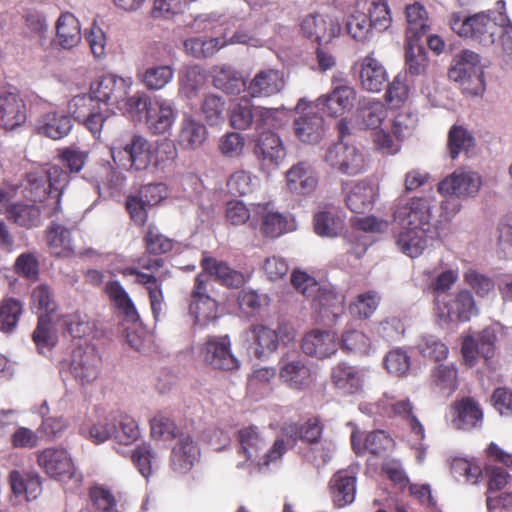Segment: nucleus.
Segmentation results:
<instances>
[{"instance_id":"f257e3e1","label":"nucleus","mask_w":512,"mask_h":512,"mask_svg":"<svg viewBox=\"0 0 512 512\" xmlns=\"http://www.w3.org/2000/svg\"><path fill=\"white\" fill-rule=\"evenodd\" d=\"M437 200L434 196L411 197L395 205L393 221L398 229L396 244L405 255L419 257L427 247V235L434 228L433 209Z\"/></svg>"},{"instance_id":"f03ea898","label":"nucleus","mask_w":512,"mask_h":512,"mask_svg":"<svg viewBox=\"0 0 512 512\" xmlns=\"http://www.w3.org/2000/svg\"><path fill=\"white\" fill-rule=\"evenodd\" d=\"M69 180L68 172L60 166L37 169L27 174L25 197L41 205L44 216H55L61 209V196Z\"/></svg>"},{"instance_id":"7ed1b4c3","label":"nucleus","mask_w":512,"mask_h":512,"mask_svg":"<svg viewBox=\"0 0 512 512\" xmlns=\"http://www.w3.org/2000/svg\"><path fill=\"white\" fill-rule=\"evenodd\" d=\"M508 19L506 4L499 0L494 10L464 18L459 14H452L450 26L460 37L471 38L483 46H490L496 44L497 36L508 23Z\"/></svg>"},{"instance_id":"20e7f679","label":"nucleus","mask_w":512,"mask_h":512,"mask_svg":"<svg viewBox=\"0 0 512 512\" xmlns=\"http://www.w3.org/2000/svg\"><path fill=\"white\" fill-rule=\"evenodd\" d=\"M238 440L241 452L246 457L249 473L278 463L286 453L285 439L282 437L276 439L272 447L261 456L260 452L266 447L267 439L263 432L254 425L240 429Z\"/></svg>"},{"instance_id":"39448f33","label":"nucleus","mask_w":512,"mask_h":512,"mask_svg":"<svg viewBox=\"0 0 512 512\" xmlns=\"http://www.w3.org/2000/svg\"><path fill=\"white\" fill-rule=\"evenodd\" d=\"M388 110L379 100L362 101L354 115V121L360 129L373 131V142L381 150L395 154L399 147L388 132Z\"/></svg>"},{"instance_id":"423d86ee","label":"nucleus","mask_w":512,"mask_h":512,"mask_svg":"<svg viewBox=\"0 0 512 512\" xmlns=\"http://www.w3.org/2000/svg\"><path fill=\"white\" fill-rule=\"evenodd\" d=\"M449 78L460 83L464 93L471 96H481L486 84L484 80V68L480 56L471 50H463L457 53L451 62Z\"/></svg>"},{"instance_id":"0eeeda50","label":"nucleus","mask_w":512,"mask_h":512,"mask_svg":"<svg viewBox=\"0 0 512 512\" xmlns=\"http://www.w3.org/2000/svg\"><path fill=\"white\" fill-rule=\"evenodd\" d=\"M479 312L475 297L467 288L436 298V314L444 323L468 322Z\"/></svg>"},{"instance_id":"6e6552de","label":"nucleus","mask_w":512,"mask_h":512,"mask_svg":"<svg viewBox=\"0 0 512 512\" xmlns=\"http://www.w3.org/2000/svg\"><path fill=\"white\" fill-rule=\"evenodd\" d=\"M111 156L115 164L122 168L144 170L148 168L153 159L149 142L141 135H133L127 142L117 139L110 147Z\"/></svg>"},{"instance_id":"1a4fd4ad","label":"nucleus","mask_w":512,"mask_h":512,"mask_svg":"<svg viewBox=\"0 0 512 512\" xmlns=\"http://www.w3.org/2000/svg\"><path fill=\"white\" fill-rule=\"evenodd\" d=\"M251 348L258 359H264L273 354L280 343L287 345L295 339L294 328L281 323L276 329L265 325H255L250 330Z\"/></svg>"},{"instance_id":"9d476101","label":"nucleus","mask_w":512,"mask_h":512,"mask_svg":"<svg viewBox=\"0 0 512 512\" xmlns=\"http://www.w3.org/2000/svg\"><path fill=\"white\" fill-rule=\"evenodd\" d=\"M124 277L134 276V283L141 285L148 293L150 308L155 321H159L166 314V302L162 290L163 282L170 277V271H161L155 275L141 271L136 267H126L120 270Z\"/></svg>"},{"instance_id":"9b49d317","label":"nucleus","mask_w":512,"mask_h":512,"mask_svg":"<svg viewBox=\"0 0 512 512\" xmlns=\"http://www.w3.org/2000/svg\"><path fill=\"white\" fill-rule=\"evenodd\" d=\"M321 110L316 103L307 102L301 98L296 111L299 116L294 120L293 130L295 136L303 143H318L324 134V120L319 114Z\"/></svg>"},{"instance_id":"f8f14e48","label":"nucleus","mask_w":512,"mask_h":512,"mask_svg":"<svg viewBox=\"0 0 512 512\" xmlns=\"http://www.w3.org/2000/svg\"><path fill=\"white\" fill-rule=\"evenodd\" d=\"M324 161L333 170L351 176L363 172L366 166L364 153L343 141L327 148Z\"/></svg>"},{"instance_id":"ddd939ff","label":"nucleus","mask_w":512,"mask_h":512,"mask_svg":"<svg viewBox=\"0 0 512 512\" xmlns=\"http://www.w3.org/2000/svg\"><path fill=\"white\" fill-rule=\"evenodd\" d=\"M101 357L93 346H79L72 352L69 371L81 386L93 384L101 373Z\"/></svg>"},{"instance_id":"4468645a","label":"nucleus","mask_w":512,"mask_h":512,"mask_svg":"<svg viewBox=\"0 0 512 512\" xmlns=\"http://www.w3.org/2000/svg\"><path fill=\"white\" fill-rule=\"evenodd\" d=\"M499 331V325L494 324L484 328L477 335H465L461 347L464 362L468 366H474L479 357L485 359L493 357Z\"/></svg>"},{"instance_id":"2eb2a0df","label":"nucleus","mask_w":512,"mask_h":512,"mask_svg":"<svg viewBox=\"0 0 512 512\" xmlns=\"http://www.w3.org/2000/svg\"><path fill=\"white\" fill-rule=\"evenodd\" d=\"M132 85L131 77L106 74L91 83L90 91L101 105L105 107L112 105L118 108L119 104L128 95Z\"/></svg>"},{"instance_id":"dca6fc26","label":"nucleus","mask_w":512,"mask_h":512,"mask_svg":"<svg viewBox=\"0 0 512 512\" xmlns=\"http://www.w3.org/2000/svg\"><path fill=\"white\" fill-rule=\"evenodd\" d=\"M253 214L260 221L259 229L264 237L275 239L296 229L294 218L282 213L270 204H257Z\"/></svg>"},{"instance_id":"f3484780","label":"nucleus","mask_w":512,"mask_h":512,"mask_svg":"<svg viewBox=\"0 0 512 512\" xmlns=\"http://www.w3.org/2000/svg\"><path fill=\"white\" fill-rule=\"evenodd\" d=\"M482 186L481 176L474 171L456 170L438 183L437 191L442 196L467 199L475 197Z\"/></svg>"},{"instance_id":"a211bd4d","label":"nucleus","mask_w":512,"mask_h":512,"mask_svg":"<svg viewBox=\"0 0 512 512\" xmlns=\"http://www.w3.org/2000/svg\"><path fill=\"white\" fill-rule=\"evenodd\" d=\"M301 31L305 37L321 46L329 44L339 36L341 25L335 15L314 13L302 20Z\"/></svg>"},{"instance_id":"6ab92c4d","label":"nucleus","mask_w":512,"mask_h":512,"mask_svg":"<svg viewBox=\"0 0 512 512\" xmlns=\"http://www.w3.org/2000/svg\"><path fill=\"white\" fill-rule=\"evenodd\" d=\"M368 375V368L340 362L332 367L330 379L339 394L349 396L363 391Z\"/></svg>"},{"instance_id":"aec40b11","label":"nucleus","mask_w":512,"mask_h":512,"mask_svg":"<svg viewBox=\"0 0 512 512\" xmlns=\"http://www.w3.org/2000/svg\"><path fill=\"white\" fill-rule=\"evenodd\" d=\"M201 357L214 369L234 370L239 367V361L231 352V341L227 335L208 337L201 348Z\"/></svg>"},{"instance_id":"412c9836","label":"nucleus","mask_w":512,"mask_h":512,"mask_svg":"<svg viewBox=\"0 0 512 512\" xmlns=\"http://www.w3.org/2000/svg\"><path fill=\"white\" fill-rule=\"evenodd\" d=\"M355 100V89L347 81L334 79L331 92L318 98L316 104L328 115L337 117L350 110Z\"/></svg>"},{"instance_id":"4be33fe9","label":"nucleus","mask_w":512,"mask_h":512,"mask_svg":"<svg viewBox=\"0 0 512 512\" xmlns=\"http://www.w3.org/2000/svg\"><path fill=\"white\" fill-rule=\"evenodd\" d=\"M145 115L146 124L154 134H164L169 131L177 117V111L171 100L156 95L147 103Z\"/></svg>"},{"instance_id":"5701e85b","label":"nucleus","mask_w":512,"mask_h":512,"mask_svg":"<svg viewBox=\"0 0 512 512\" xmlns=\"http://www.w3.org/2000/svg\"><path fill=\"white\" fill-rule=\"evenodd\" d=\"M40 468L50 477L64 480L75 473L74 463L65 449L46 448L37 455Z\"/></svg>"},{"instance_id":"b1692460","label":"nucleus","mask_w":512,"mask_h":512,"mask_svg":"<svg viewBox=\"0 0 512 512\" xmlns=\"http://www.w3.org/2000/svg\"><path fill=\"white\" fill-rule=\"evenodd\" d=\"M286 86L283 71L267 68L259 70L246 86L251 98H269L281 93Z\"/></svg>"},{"instance_id":"393cba45","label":"nucleus","mask_w":512,"mask_h":512,"mask_svg":"<svg viewBox=\"0 0 512 512\" xmlns=\"http://www.w3.org/2000/svg\"><path fill=\"white\" fill-rule=\"evenodd\" d=\"M191 298L189 311L196 325L204 327L217 319L216 301L207 294V287L201 275L195 279Z\"/></svg>"},{"instance_id":"a878e982","label":"nucleus","mask_w":512,"mask_h":512,"mask_svg":"<svg viewBox=\"0 0 512 512\" xmlns=\"http://www.w3.org/2000/svg\"><path fill=\"white\" fill-rule=\"evenodd\" d=\"M285 180L291 193L309 195L316 189L319 176L310 163L299 161L285 172Z\"/></svg>"},{"instance_id":"bb28decb","label":"nucleus","mask_w":512,"mask_h":512,"mask_svg":"<svg viewBox=\"0 0 512 512\" xmlns=\"http://www.w3.org/2000/svg\"><path fill=\"white\" fill-rule=\"evenodd\" d=\"M254 155L263 166L278 167L286 157V149L276 133L264 131L257 136Z\"/></svg>"},{"instance_id":"cd10ccee","label":"nucleus","mask_w":512,"mask_h":512,"mask_svg":"<svg viewBox=\"0 0 512 512\" xmlns=\"http://www.w3.org/2000/svg\"><path fill=\"white\" fill-rule=\"evenodd\" d=\"M73 127L71 118L63 111H48L35 122V131L52 140L65 138Z\"/></svg>"},{"instance_id":"c85d7f7f","label":"nucleus","mask_w":512,"mask_h":512,"mask_svg":"<svg viewBox=\"0 0 512 512\" xmlns=\"http://www.w3.org/2000/svg\"><path fill=\"white\" fill-rule=\"evenodd\" d=\"M208 138V130L200 120L185 114L180 122L177 135L178 145L182 150L195 151L200 149Z\"/></svg>"},{"instance_id":"c756f323","label":"nucleus","mask_w":512,"mask_h":512,"mask_svg":"<svg viewBox=\"0 0 512 512\" xmlns=\"http://www.w3.org/2000/svg\"><path fill=\"white\" fill-rule=\"evenodd\" d=\"M301 347L308 356L329 358L337 352L336 337L329 331L312 330L303 337Z\"/></svg>"},{"instance_id":"7c9ffc66","label":"nucleus","mask_w":512,"mask_h":512,"mask_svg":"<svg viewBox=\"0 0 512 512\" xmlns=\"http://www.w3.org/2000/svg\"><path fill=\"white\" fill-rule=\"evenodd\" d=\"M26 106L22 99L14 93L0 95V127L14 130L25 123Z\"/></svg>"},{"instance_id":"2f4dec72","label":"nucleus","mask_w":512,"mask_h":512,"mask_svg":"<svg viewBox=\"0 0 512 512\" xmlns=\"http://www.w3.org/2000/svg\"><path fill=\"white\" fill-rule=\"evenodd\" d=\"M344 213L333 205H326L314 215V230L321 237L334 238L344 229Z\"/></svg>"},{"instance_id":"473e14b6","label":"nucleus","mask_w":512,"mask_h":512,"mask_svg":"<svg viewBox=\"0 0 512 512\" xmlns=\"http://www.w3.org/2000/svg\"><path fill=\"white\" fill-rule=\"evenodd\" d=\"M200 450L189 435H181L172 449L171 467L179 473H186L199 460Z\"/></svg>"},{"instance_id":"72a5a7b5","label":"nucleus","mask_w":512,"mask_h":512,"mask_svg":"<svg viewBox=\"0 0 512 512\" xmlns=\"http://www.w3.org/2000/svg\"><path fill=\"white\" fill-rule=\"evenodd\" d=\"M279 377L283 383L295 390H303L313 382L311 369L302 359L283 362Z\"/></svg>"},{"instance_id":"f704fd0d","label":"nucleus","mask_w":512,"mask_h":512,"mask_svg":"<svg viewBox=\"0 0 512 512\" xmlns=\"http://www.w3.org/2000/svg\"><path fill=\"white\" fill-rule=\"evenodd\" d=\"M359 76L362 88L373 93L380 92L388 79L385 67L373 54L362 59Z\"/></svg>"},{"instance_id":"c9c22d12","label":"nucleus","mask_w":512,"mask_h":512,"mask_svg":"<svg viewBox=\"0 0 512 512\" xmlns=\"http://www.w3.org/2000/svg\"><path fill=\"white\" fill-rule=\"evenodd\" d=\"M213 85L229 95H238L246 90V82L241 73L228 64L215 65L211 69Z\"/></svg>"},{"instance_id":"e433bc0d","label":"nucleus","mask_w":512,"mask_h":512,"mask_svg":"<svg viewBox=\"0 0 512 512\" xmlns=\"http://www.w3.org/2000/svg\"><path fill=\"white\" fill-rule=\"evenodd\" d=\"M380 405L386 413H391L405 419L410 427L411 433L420 443L425 437V429L413 413V405L409 399L394 400L385 397L381 400Z\"/></svg>"},{"instance_id":"4c0bfd02","label":"nucleus","mask_w":512,"mask_h":512,"mask_svg":"<svg viewBox=\"0 0 512 512\" xmlns=\"http://www.w3.org/2000/svg\"><path fill=\"white\" fill-rule=\"evenodd\" d=\"M330 490L333 502L338 507H344L355 500L356 477L351 470H340L330 480Z\"/></svg>"},{"instance_id":"58836bf2","label":"nucleus","mask_w":512,"mask_h":512,"mask_svg":"<svg viewBox=\"0 0 512 512\" xmlns=\"http://www.w3.org/2000/svg\"><path fill=\"white\" fill-rule=\"evenodd\" d=\"M378 189L367 181L353 183L347 191L346 203L355 213H364L370 210L376 201Z\"/></svg>"},{"instance_id":"ea45409f","label":"nucleus","mask_w":512,"mask_h":512,"mask_svg":"<svg viewBox=\"0 0 512 512\" xmlns=\"http://www.w3.org/2000/svg\"><path fill=\"white\" fill-rule=\"evenodd\" d=\"M351 443L357 454L369 451L371 454L380 455L392 446L393 440L382 430L367 433L364 440L358 431H353Z\"/></svg>"},{"instance_id":"a19ab883","label":"nucleus","mask_w":512,"mask_h":512,"mask_svg":"<svg viewBox=\"0 0 512 512\" xmlns=\"http://www.w3.org/2000/svg\"><path fill=\"white\" fill-rule=\"evenodd\" d=\"M282 433L286 438V450L294 446L298 439L308 443L309 447L322 440V427L316 419H310L300 427L296 424H287L283 427Z\"/></svg>"},{"instance_id":"79ce46f5","label":"nucleus","mask_w":512,"mask_h":512,"mask_svg":"<svg viewBox=\"0 0 512 512\" xmlns=\"http://www.w3.org/2000/svg\"><path fill=\"white\" fill-rule=\"evenodd\" d=\"M203 270L227 287L239 288L245 282L244 275L230 268L225 262L213 257L202 259Z\"/></svg>"},{"instance_id":"37998d69","label":"nucleus","mask_w":512,"mask_h":512,"mask_svg":"<svg viewBox=\"0 0 512 512\" xmlns=\"http://www.w3.org/2000/svg\"><path fill=\"white\" fill-rule=\"evenodd\" d=\"M56 38L63 49H72L81 41L79 20L71 13L62 14L56 24Z\"/></svg>"},{"instance_id":"c03bdc74","label":"nucleus","mask_w":512,"mask_h":512,"mask_svg":"<svg viewBox=\"0 0 512 512\" xmlns=\"http://www.w3.org/2000/svg\"><path fill=\"white\" fill-rule=\"evenodd\" d=\"M456 416L453 424L459 429H471L477 427L483 420V411L477 401L467 397L455 404Z\"/></svg>"},{"instance_id":"a18cd8bd","label":"nucleus","mask_w":512,"mask_h":512,"mask_svg":"<svg viewBox=\"0 0 512 512\" xmlns=\"http://www.w3.org/2000/svg\"><path fill=\"white\" fill-rule=\"evenodd\" d=\"M407 21V38L419 39L427 34L431 28V20L425 7L419 2L407 5L405 8Z\"/></svg>"},{"instance_id":"49530a36","label":"nucleus","mask_w":512,"mask_h":512,"mask_svg":"<svg viewBox=\"0 0 512 512\" xmlns=\"http://www.w3.org/2000/svg\"><path fill=\"white\" fill-rule=\"evenodd\" d=\"M104 291L113 305L120 310L126 318L131 321L139 319V314L132 298L119 281H108L105 284Z\"/></svg>"},{"instance_id":"de8ad7c7","label":"nucleus","mask_w":512,"mask_h":512,"mask_svg":"<svg viewBox=\"0 0 512 512\" xmlns=\"http://www.w3.org/2000/svg\"><path fill=\"white\" fill-rule=\"evenodd\" d=\"M311 301L315 307L330 313L334 318H338L344 311L345 297L332 286L319 285V290L311 297Z\"/></svg>"},{"instance_id":"09e8293b","label":"nucleus","mask_w":512,"mask_h":512,"mask_svg":"<svg viewBox=\"0 0 512 512\" xmlns=\"http://www.w3.org/2000/svg\"><path fill=\"white\" fill-rule=\"evenodd\" d=\"M174 77V68L171 65H151L139 74V80L150 91L164 89Z\"/></svg>"},{"instance_id":"8fccbe9b","label":"nucleus","mask_w":512,"mask_h":512,"mask_svg":"<svg viewBox=\"0 0 512 512\" xmlns=\"http://www.w3.org/2000/svg\"><path fill=\"white\" fill-rule=\"evenodd\" d=\"M46 237L51 254L58 257H68L73 254L71 232L67 228L53 224L47 230Z\"/></svg>"},{"instance_id":"3c124183","label":"nucleus","mask_w":512,"mask_h":512,"mask_svg":"<svg viewBox=\"0 0 512 512\" xmlns=\"http://www.w3.org/2000/svg\"><path fill=\"white\" fill-rule=\"evenodd\" d=\"M255 107L247 98L231 102L229 108V123L236 130H248L254 123Z\"/></svg>"},{"instance_id":"603ef678","label":"nucleus","mask_w":512,"mask_h":512,"mask_svg":"<svg viewBox=\"0 0 512 512\" xmlns=\"http://www.w3.org/2000/svg\"><path fill=\"white\" fill-rule=\"evenodd\" d=\"M10 483L15 495H23L27 501L35 500L42 493V482L38 475H28L24 478L20 472L10 473Z\"/></svg>"},{"instance_id":"864d4df0","label":"nucleus","mask_w":512,"mask_h":512,"mask_svg":"<svg viewBox=\"0 0 512 512\" xmlns=\"http://www.w3.org/2000/svg\"><path fill=\"white\" fill-rule=\"evenodd\" d=\"M340 347L347 353L367 355L371 350V341L364 332L348 324L341 334Z\"/></svg>"},{"instance_id":"5fc2aeb1","label":"nucleus","mask_w":512,"mask_h":512,"mask_svg":"<svg viewBox=\"0 0 512 512\" xmlns=\"http://www.w3.org/2000/svg\"><path fill=\"white\" fill-rule=\"evenodd\" d=\"M34 204L18 203L14 204L7 209V217L14 223L23 227L37 226L43 214L42 206Z\"/></svg>"},{"instance_id":"6e6d98bb","label":"nucleus","mask_w":512,"mask_h":512,"mask_svg":"<svg viewBox=\"0 0 512 512\" xmlns=\"http://www.w3.org/2000/svg\"><path fill=\"white\" fill-rule=\"evenodd\" d=\"M205 73L199 65L186 67L179 76V92L187 98L196 96L205 84Z\"/></svg>"},{"instance_id":"4d7b16f0","label":"nucleus","mask_w":512,"mask_h":512,"mask_svg":"<svg viewBox=\"0 0 512 512\" xmlns=\"http://www.w3.org/2000/svg\"><path fill=\"white\" fill-rule=\"evenodd\" d=\"M431 377L434 387L446 396H450L458 387V372L453 364L436 366Z\"/></svg>"},{"instance_id":"13d9d810","label":"nucleus","mask_w":512,"mask_h":512,"mask_svg":"<svg viewBox=\"0 0 512 512\" xmlns=\"http://www.w3.org/2000/svg\"><path fill=\"white\" fill-rule=\"evenodd\" d=\"M225 100L216 94H206L201 102L200 111L206 123L213 127L225 121Z\"/></svg>"},{"instance_id":"bf43d9fd","label":"nucleus","mask_w":512,"mask_h":512,"mask_svg":"<svg viewBox=\"0 0 512 512\" xmlns=\"http://www.w3.org/2000/svg\"><path fill=\"white\" fill-rule=\"evenodd\" d=\"M117 417L114 413H109L91 425L81 428V433L89 437L96 444H101L113 436L115 432V422Z\"/></svg>"},{"instance_id":"052dcab7","label":"nucleus","mask_w":512,"mask_h":512,"mask_svg":"<svg viewBox=\"0 0 512 512\" xmlns=\"http://www.w3.org/2000/svg\"><path fill=\"white\" fill-rule=\"evenodd\" d=\"M32 338L38 352L48 356L57 342V336L51 329L50 317L39 316L38 325L32 334Z\"/></svg>"},{"instance_id":"680f3d73","label":"nucleus","mask_w":512,"mask_h":512,"mask_svg":"<svg viewBox=\"0 0 512 512\" xmlns=\"http://www.w3.org/2000/svg\"><path fill=\"white\" fill-rule=\"evenodd\" d=\"M227 186L232 193L248 195L259 188L260 179L249 170L237 169L228 178Z\"/></svg>"},{"instance_id":"e2e57ef3","label":"nucleus","mask_w":512,"mask_h":512,"mask_svg":"<svg viewBox=\"0 0 512 512\" xmlns=\"http://www.w3.org/2000/svg\"><path fill=\"white\" fill-rule=\"evenodd\" d=\"M380 301L381 297L375 291L361 293L350 302L349 312L358 319H368L375 313Z\"/></svg>"},{"instance_id":"0e129e2a","label":"nucleus","mask_w":512,"mask_h":512,"mask_svg":"<svg viewBox=\"0 0 512 512\" xmlns=\"http://www.w3.org/2000/svg\"><path fill=\"white\" fill-rule=\"evenodd\" d=\"M245 144L244 135L236 131H229L220 136L217 149L224 158L238 159L244 154Z\"/></svg>"},{"instance_id":"69168bd1","label":"nucleus","mask_w":512,"mask_h":512,"mask_svg":"<svg viewBox=\"0 0 512 512\" xmlns=\"http://www.w3.org/2000/svg\"><path fill=\"white\" fill-rule=\"evenodd\" d=\"M23 312V304L15 298H5L0 302V331L12 332Z\"/></svg>"},{"instance_id":"338daca9","label":"nucleus","mask_w":512,"mask_h":512,"mask_svg":"<svg viewBox=\"0 0 512 512\" xmlns=\"http://www.w3.org/2000/svg\"><path fill=\"white\" fill-rule=\"evenodd\" d=\"M405 69L410 76H425L429 70V57L420 46L409 45L405 54Z\"/></svg>"},{"instance_id":"774afa93","label":"nucleus","mask_w":512,"mask_h":512,"mask_svg":"<svg viewBox=\"0 0 512 512\" xmlns=\"http://www.w3.org/2000/svg\"><path fill=\"white\" fill-rule=\"evenodd\" d=\"M464 283L478 298H488L494 292L493 279L475 269H468L463 273Z\"/></svg>"}]
</instances>
